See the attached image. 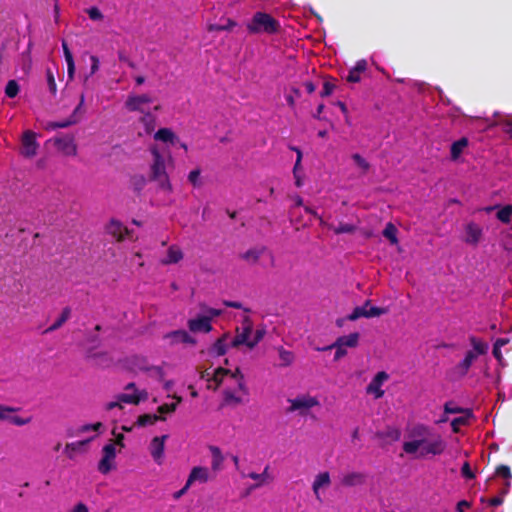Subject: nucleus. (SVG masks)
Listing matches in <instances>:
<instances>
[{"label":"nucleus","instance_id":"1","mask_svg":"<svg viewBox=\"0 0 512 512\" xmlns=\"http://www.w3.org/2000/svg\"><path fill=\"white\" fill-rule=\"evenodd\" d=\"M469 342L473 349L467 351L464 359L452 369V373L459 378L466 376L477 357L486 354L489 349L488 343L475 336H470Z\"/></svg>","mask_w":512,"mask_h":512},{"label":"nucleus","instance_id":"2","mask_svg":"<svg viewBox=\"0 0 512 512\" xmlns=\"http://www.w3.org/2000/svg\"><path fill=\"white\" fill-rule=\"evenodd\" d=\"M280 22L266 12H256L247 23V30L250 34H276L280 31Z\"/></svg>","mask_w":512,"mask_h":512},{"label":"nucleus","instance_id":"3","mask_svg":"<svg viewBox=\"0 0 512 512\" xmlns=\"http://www.w3.org/2000/svg\"><path fill=\"white\" fill-rule=\"evenodd\" d=\"M420 449V456H426L428 454L439 455L445 449V443L438 437L433 441H426L425 439H417L412 441L404 442L403 450L407 454L416 453Z\"/></svg>","mask_w":512,"mask_h":512},{"label":"nucleus","instance_id":"4","mask_svg":"<svg viewBox=\"0 0 512 512\" xmlns=\"http://www.w3.org/2000/svg\"><path fill=\"white\" fill-rule=\"evenodd\" d=\"M153 163L151 165L150 180L158 183L162 190L172 191V185L166 173L165 160L156 148L151 149Z\"/></svg>","mask_w":512,"mask_h":512},{"label":"nucleus","instance_id":"5","mask_svg":"<svg viewBox=\"0 0 512 512\" xmlns=\"http://www.w3.org/2000/svg\"><path fill=\"white\" fill-rule=\"evenodd\" d=\"M388 312L385 307H376L371 305V300H366L362 306L355 307L351 314L347 316L349 321H355L361 317L372 318L379 317Z\"/></svg>","mask_w":512,"mask_h":512},{"label":"nucleus","instance_id":"6","mask_svg":"<svg viewBox=\"0 0 512 512\" xmlns=\"http://www.w3.org/2000/svg\"><path fill=\"white\" fill-rule=\"evenodd\" d=\"M84 102H85V96H84V94H81L80 101H79L78 105L75 107L72 114L67 119L62 120V121L47 122L44 126L45 130L50 131V130H56L58 128H67L71 125L78 123L83 114L82 107L84 105Z\"/></svg>","mask_w":512,"mask_h":512},{"label":"nucleus","instance_id":"7","mask_svg":"<svg viewBox=\"0 0 512 512\" xmlns=\"http://www.w3.org/2000/svg\"><path fill=\"white\" fill-rule=\"evenodd\" d=\"M288 402L290 403L288 412L298 411L300 415H306L311 408L320 405V402L316 397L308 394L289 399Z\"/></svg>","mask_w":512,"mask_h":512},{"label":"nucleus","instance_id":"8","mask_svg":"<svg viewBox=\"0 0 512 512\" xmlns=\"http://www.w3.org/2000/svg\"><path fill=\"white\" fill-rule=\"evenodd\" d=\"M253 330V323L250 317H244L242 321L241 330L237 328L235 337L231 340L230 346L237 348L241 345H246L248 347V343L250 342V336Z\"/></svg>","mask_w":512,"mask_h":512},{"label":"nucleus","instance_id":"9","mask_svg":"<svg viewBox=\"0 0 512 512\" xmlns=\"http://www.w3.org/2000/svg\"><path fill=\"white\" fill-rule=\"evenodd\" d=\"M102 458L98 463V470L102 474H108L114 467L113 462L116 458V448L113 442L106 444L102 448Z\"/></svg>","mask_w":512,"mask_h":512},{"label":"nucleus","instance_id":"10","mask_svg":"<svg viewBox=\"0 0 512 512\" xmlns=\"http://www.w3.org/2000/svg\"><path fill=\"white\" fill-rule=\"evenodd\" d=\"M21 154L26 158H32L37 154L39 144L36 141V133L26 130L21 139Z\"/></svg>","mask_w":512,"mask_h":512},{"label":"nucleus","instance_id":"11","mask_svg":"<svg viewBox=\"0 0 512 512\" xmlns=\"http://www.w3.org/2000/svg\"><path fill=\"white\" fill-rule=\"evenodd\" d=\"M55 147L67 156H74L77 153V145L72 135H62L53 139Z\"/></svg>","mask_w":512,"mask_h":512},{"label":"nucleus","instance_id":"12","mask_svg":"<svg viewBox=\"0 0 512 512\" xmlns=\"http://www.w3.org/2000/svg\"><path fill=\"white\" fill-rule=\"evenodd\" d=\"M105 230L117 242H122L130 233L129 229L121 221L114 218L107 223Z\"/></svg>","mask_w":512,"mask_h":512},{"label":"nucleus","instance_id":"13","mask_svg":"<svg viewBox=\"0 0 512 512\" xmlns=\"http://www.w3.org/2000/svg\"><path fill=\"white\" fill-rule=\"evenodd\" d=\"M152 102V98L148 94L129 95L125 101V107L131 112L144 113L143 106Z\"/></svg>","mask_w":512,"mask_h":512},{"label":"nucleus","instance_id":"14","mask_svg":"<svg viewBox=\"0 0 512 512\" xmlns=\"http://www.w3.org/2000/svg\"><path fill=\"white\" fill-rule=\"evenodd\" d=\"M168 435L156 436L151 440L150 453L157 464H162L164 457L165 441Z\"/></svg>","mask_w":512,"mask_h":512},{"label":"nucleus","instance_id":"15","mask_svg":"<svg viewBox=\"0 0 512 512\" xmlns=\"http://www.w3.org/2000/svg\"><path fill=\"white\" fill-rule=\"evenodd\" d=\"M187 325L189 330L193 333H209L213 329L211 325V317L204 315H199L194 319H189Z\"/></svg>","mask_w":512,"mask_h":512},{"label":"nucleus","instance_id":"16","mask_svg":"<svg viewBox=\"0 0 512 512\" xmlns=\"http://www.w3.org/2000/svg\"><path fill=\"white\" fill-rule=\"evenodd\" d=\"M388 378L389 375L385 371L378 372L368 384L367 393L374 394L376 399L383 397L384 390L381 389V386Z\"/></svg>","mask_w":512,"mask_h":512},{"label":"nucleus","instance_id":"17","mask_svg":"<svg viewBox=\"0 0 512 512\" xmlns=\"http://www.w3.org/2000/svg\"><path fill=\"white\" fill-rule=\"evenodd\" d=\"M164 338L170 340L171 345H176L179 343L190 344V345L196 344V339L193 338L185 330H175V331L169 332L164 335Z\"/></svg>","mask_w":512,"mask_h":512},{"label":"nucleus","instance_id":"18","mask_svg":"<svg viewBox=\"0 0 512 512\" xmlns=\"http://www.w3.org/2000/svg\"><path fill=\"white\" fill-rule=\"evenodd\" d=\"M367 481V475L363 472H349L341 478V485L344 487H356L364 485Z\"/></svg>","mask_w":512,"mask_h":512},{"label":"nucleus","instance_id":"19","mask_svg":"<svg viewBox=\"0 0 512 512\" xmlns=\"http://www.w3.org/2000/svg\"><path fill=\"white\" fill-rule=\"evenodd\" d=\"M210 480V473L207 467L196 466L193 467L188 476V485H192L195 482L206 483Z\"/></svg>","mask_w":512,"mask_h":512},{"label":"nucleus","instance_id":"20","mask_svg":"<svg viewBox=\"0 0 512 512\" xmlns=\"http://www.w3.org/2000/svg\"><path fill=\"white\" fill-rule=\"evenodd\" d=\"M465 232V242L471 245H477L482 236L481 227L474 222H470L466 225Z\"/></svg>","mask_w":512,"mask_h":512},{"label":"nucleus","instance_id":"21","mask_svg":"<svg viewBox=\"0 0 512 512\" xmlns=\"http://www.w3.org/2000/svg\"><path fill=\"white\" fill-rule=\"evenodd\" d=\"M229 338V334L225 333L220 338H218L214 344L209 348L208 353L211 356L219 357L223 356L227 352V339Z\"/></svg>","mask_w":512,"mask_h":512},{"label":"nucleus","instance_id":"22","mask_svg":"<svg viewBox=\"0 0 512 512\" xmlns=\"http://www.w3.org/2000/svg\"><path fill=\"white\" fill-rule=\"evenodd\" d=\"M94 437L88 438L86 440L76 441L67 443L65 446V453L68 456L69 459H74L75 454L79 452H84L85 447L90 443Z\"/></svg>","mask_w":512,"mask_h":512},{"label":"nucleus","instance_id":"23","mask_svg":"<svg viewBox=\"0 0 512 512\" xmlns=\"http://www.w3.org/2000/svg\"><path fill=\"white\" fill-rule=\"evenodd\" d=\"M331 483L329 472L319 473L312 484V490L317 500L321 501L319 490L322 487L329 486Z\"/></svg>","mask_w":512,"mask_h":512},{"label":"nucleus","instance_id":"24","mask_svg":"<svg viewBox=\"0 0 512 512\" xmlns=\"http://www.w3.org/2000/svg\"><path fill=\"white\" fill-rule=\"evenodd\" d=\"M359 338L360 334L358 332L350 333L349 335L338 337L332 346H341L345 349L346 347L354 348L358 345Z\"/></svg>","mask_w":512,"mask_h":512},{"label":"nucleus","instance_id":"25","mask_svg":"<svg viewBox=\"0 0 512 512\" xmlns=\"http://www.w3.org/2000/svg\"><path fill=\"white\" fill-rule=\"evenodd\" d=\"M154 139L157 141H162L164 143L176 144L179 142V139L173 133V131L169 128H161L154 134Z\"/></svg>","mask_w":512,"mask_h":512},{"label":"nucleus","instance_id":"26","mask_svg":"<svg viewBox=\"0 0 512 512\" xmlns=\"http://www.w3.org/2000/svg\"><path fill=\"white\" fill-rule=\"evenodd\" d=\"M469 141L468 138L462 137L457 141H454L450 148V156L452 160H457L461 154L463 153L464 149L468 146Z\"/></svg>","mask_w":512,"mask_h":512},{"label":"nucleus","instance_id":"27","mask_svg":"<svg viewBox=\"0 0 512 512\" xmlns=\"http://www.w3.org/2000/svg\"><path fill=\"white\" fill-rule=\"evenodd\" d=\"M183 258V253L181 249L175 245H172L168 248L167 257L161 261L164 265L175 264L178 263Z\"/></svg>","mask_w":512,"mask_h":512},{"label":"nucleus","instance_id":"28","mask_svg":"<svg viewBox=\"0 0 512 512\" xmlns=\"http://www.w3.org/2000/svg\"><path fill=\"white\" fill-rule=\"evenodd\" d=\"M265 251V247L251 248L241 255L249 264H256Z\"/></svg>","mask_w":512,"mask_h":512},{"label":"nucleus","instance_id":"29","mask_svg":"<svg viewBox=\"0 0 512 512\" xmlns=\"http://www.w3.org/2000/svg\"><path fill=\"white\" fill-rule=\"evenodd\" d=\"M210 452L212 455L211 467L214 471H218L221 469L224 457L219 447L210 446Z\"/></svg>","mask_w":512,"mask_h":512},{"label":"nucleus","instance_id":"30","mask_svg":"<svg viewBox=\"0 0 512 512\" xmlns=\"http://www.w3.org/2000/svg\"><path fill=\"white\" fill-rule=\"evenodd\" d=\"M140 122L143 124L146 134H151L155 130L156 117L151 112H144Z\"/></svg>","mask_w":512,"mask_h":512},{"label":"nucleus","instance_id":"31","mask_svg":"<svg viewBox=\"0 0 512 512\" xmlns=\"http://www.w3.org/2000/svg\"><path fill=\"white\" fill-rule=\"evenodd\" d=\"M71 315V309L69 307H65L58 319L45 330V333L53 332L57 329H59L69 318Z\"/></svg>","mask_w":512,"mask_h":512},{"label":"nucleus","instance_id":"32","mask_svg":"<svg viewBox=\"0 0 512 512\" xmlns=\"http://www.w3.org/2000/svg\"><path fill=\"white\" fill-rule=\"evenodd\" d=\"M159 420H165V418L156 414H142L137 418L136 425L144 427L147 425H153Z\"/></svg>","mask_w":512,"mask_h":512},{"label":"nucleus","instance_id":"33","mask_svg":"<svg viewBox=\"0 0 512 512\" xmlns=\"http://www.w3.org/2000/svg\"><path fill=\"white\" fill-rule=\"evenodd\" d=\"M229 373V369L223 367L217 368L212 375V381L215 383V385L212 386L211 384H208V389L216 390L221 385L224 376L228 375Z\"/></svg>","mask_w":512,"mask_h":512},{"label":"nucleus","instance_id":"34","mask_svg":"<svg viewBox=\"0 0 512 512\" xmlns=\"http://www.w3.org/2000/svg\"><path fill=\"white\" fill-rule=\"evenodd\" d=\"M277 350L281 360V367L290 366L294 362L295 356L292 351L286 350L282 346H280Z\"/></svg>","mask_w":512,"mask_h":512},{"label":"nucleus","instance_id":"35","mask_svg":"<svg viewBox=\"0 0 512 512\" xmlns=\"http://www.w3.org/2000/svg\"><path fill=\"white\" fill-rule=\"evenodd\" d=\"M329 229H332L335 234H352L357 230V227L349 223H340L338 226L326 225Z\"/></svg>","mask_w":512,"mask_h":512},{"label":"nucleus","instance_id":"36","mask_svg":"<svg viewBox=\"0 0 512 512\" xmlns=\"http://www.w3.org/2000/svg\"><path fill=\"white\" fill-rule=\"evenodd\" d=\"M268 470H269V466H266L263 470L262 473L258 474L256 472H250L247 477H249L250 479H253V480H256L258 481V483H256L255 485H253L251 487V489H255V488H258L260 487L261 485H263L266 480L268 479L269 477V474H268Z\"/></svg>","mask_w":512,"mask_h":512},{"label":"nucleus","instance_id":"37","mask_svg":"<svg viewBox=\"0 0 512 512\" xmlns=\"http://www.w3.org/2000/svg\"><path fill=\"white\" fill-rule=\"evenodd\" d=\"M397 228L396 226L389 222L386 224L384 230H383V236L387 238L391 244H397L398 238H397Z\"/></svg>","mask_w":512,"mask_h":512},{"label":"nucleus","instance_id":"38","mask_svg":"<svg viewBox=\"0 0 512 512\" xmlns=\"http://www.w3.org/2000/svg\"><path fill=\"white\" fill-rule=\"evenodd\" d=\"M511 216H512V205L508 204L502 207L498 210L496 217L497 219L504 223L509 224L511 222Z\"/></svg>","mask_w":512,"mask_h":512},{"label":"nucleus","instance_id":"39","mask_svg":"<svg viewBox=\"0 0 512 512\" xmlns=\"http://www.w3.org/2000/svg\"><path fill=\"white\" fill-rule=\"evenodd\" d=\"M146 178L143 175H135L131 178V186L134 192L140 194L146 186Z\"/></svg>","mask_w":512,"mask_h":512},{"label":"nucleus","instance_id":"40","mask_svg":"<svg viewBox=\"0 0 512 512\" xmlns=\"http://www.w3.org/2000/svg\"><path fill=\"white\" fill-rule=\"evenodd\" d=\"M20 87L16 80H9L5 87V94L8 98H15L19 93Z\"/></svg>","mask_w":512,"mask_h":512},{"label":"nucleus","instance_id":"41","mask_svg":"<svg viewBox=\"0 0 512 512\" xmlns=\"http://www.w3.org/2000/svg\"><path fill=\"white\" fill-rule=\"evenodd\" d=\"M352 159L355 162V164L362 170L363 174L368 172V170L370 169V164L359 153L353 154Z\"/></svg>","mask_w":512,"mask_h":512},{"label":"nucleus","instance_id":"42","mask_svg":"<svg viewBox=\"0 0 512 512\" xmlns=\"http://www.w3.org/2000/svg\"><path fill=\"white\" fill-rule=\"evenodd\" d=\"M117 399L122 403L134 404V405L139 404V402L141 400L140 396L137 394H126V393L119 394L117 396Z\"/></svg>","mask_w":512,"mask_h":512},{"label":"nucleus","instance_id":"43","mask_svg":"<svg viewBox=\"0 0 512 512\" xmlns=\"http://www.w3.org/2000/svg\"><path fill=\"white\" fill-rule=\"evenodd\" d=\"M46 78H47L48 89H49L50 93L53 96H55L57 93V85H56L53 71L50 68L46 69Z\"/></svg>","mask_w":512,"mask_h":512},{"label":"nucleus","instance_id":"44","mask_svg":"<svg viewBox=\"0 0 512 512\" xmlns=\"http://www.w3.org/2000/svg\"><path fill=\"white\" fill-rule=\"evenodd\" d=\"M333 348L336 349V352H335V355H334V360L335 361L340 360L341 358H343L347 354V351H346L345 348H343L341 346H332V344L328 345L326 347H323V348H317V350L318 351H327V350H331Z\"/></svg>","mask_w":512,"mask_h":512},{"label":"nucleus","instance_id":"45","mask_svg":"<svg viewBox=\"0 0 512 512\" xmlns=\"http://www.w3.org/2000/svg\"><path fill=\"white\" fill-rule=\"evenodd\" d=\"M223 395H224V404L225 405H229V404H241L242 403V399L238 396H236L232 391L230 390H225L223 392Z\"/></svg>","mask_w":512,"mask_h":512},{"label":"nucleus","instance_id":"46","mask_svg":"<svg viewBox=\"0 0 512 512\" xmlns=\"http://www.w3.org/2000/svg\"><path fill=\"white\" fill-rule=\"evenodd\" d=\"M265 333V329H257L253 335V338H250L248 348L253 349L264 338Z\"/></svg>","mask_w":512,"mask_h":512},{"label":"nucleus","instance_id":"47","mask_svg":"<svg viewBox=\"0 0 512 512\" xmlns=\"http://www.w3.org/2000/svg\"><path fill=\"white\" fill-rule=\"evenodd\" d=\"M290 91L292 94L286 95V101H287V104L291 108H294L295 107V98H299L301 96V92H300L299 88H296V87H292L290 89Z\"/></svg>","mask_w":512,"mask_h":512},{"label":"nucleus","instance_id":"48","mask_svg":"<svg viewBox=\"0 0 512 512\" xmlns=\"http://www.w3.org/2000/svg\"><path fill=\"white\" fill-rule=\"evenodd\" d=\"M496 475L509 481L512 477L511 470L507 465H499L495 471Z\"/></svg>","mask_w":512,"mask_h":512},{"label":"nucleus","instance_id":"49","mask_svg":"<svg viewBox=\"0 0 512 512\" xmlns=\"http://www.w3.org/2000/svg\"><path fill=\"white\" fill-rule=\"evenodd\" d=\"M468 416H470V412H468L467 416L457 417L452 420L451 427L454 432H457L460 426L465 425L467 423Z\"/></svg>","mask_w":512,"mask_h":512},{"label":"nucleus","instance_id":"50","mask_svg":"<svg viewBox=\"0 0 512 512\" xmlns=\"http://www.w3.org/2000/svg\"><path fill=\"white\" fill-rule=\"evenodd\" d=\"M102 427V423L101 422H96L94 424H85V425H82L78 428V433H85V432H89L91 430L93 431H98L100 428Z\"/></svg>","mask_w":512,"mask_h":512},{"label":"nucleus","instance_id":"51","mask_svg":"<svg viewBox=\"0 0 512 512\" xmlns=\"http://www.w3.org/2000/svg\"><path fill=\"white\" fill-rule=\"evenodd\" d=\"M87 14L91 20L97 21L103 19L102 12L97 7H91L87 10Z\"/></svg>","mask_w":512,"mask_h":512},{"label":"nucleus","instance_id":"52","mask_svg":"<svg viewBox=\"0 0 512 512\" xmlns=\"http://www.w3.org/2000/svg\"><path fill=\"white\" fill-rule=\"evenodd\" d=\"M461 473H462V476L466 479H474L475 478V474L474 472L471 470V467H470V464L469 462H465L463 465H462V468H461Z\"/></svg>","mask_w":512,"mask_h":512},{"label":"nucleus","instance_id":"53","mask_svg":"<svg viewBox=\"0 0 512 512\" xmlns=\"http://www.w3.org/2000/svg\"><path fill=\"white\" fill-rule=\"evenodd\" d=\"M176 408H177V403L162 404L158 407V412L160 414L172 413L176 410Z\"/></svg>","mask_w":512,"mask_h":512},{"label":"nucleus","instance_id":"54","mask_svg":"<svg viewBox=\"0 0 512 512\" xmlns=\"http://www.w3.org/2000/svg\"><path fill=\"white\" fill-rule=\"evenodd\" d=\"M199 177H200V170L199 169H194L192 171H190L189 175H188V180L189 182L193 185V186H199Z\"/></svg>","mask_w":512,"mask_h":512},{"label":"nucleus","instance_id":"55","mask_svg":"<svg viewBox=\"0 0 512 512\" xmlns=\"http://www.w3.org/2000/svg\"><path fill=\"white\" fill-rule=\"evenodd\" d=\"M17 409L10 406L0 404V420L8 419V414L15 412Z\"/></svg>","mask_w":512,"mask_h":512},{"label":"nucleus","instance_id":"56","mask_svg":"<svg viewBox=\"0 0 512 512\" xmlns=\"http://www.w3.org/2000/svg\"><path fill=\"white\" fill-rule=\"evenodd\" d=\"M335 85L329 81L324 82L323 89L320 93L321 97H327L333 93Z\"/></svg>","mask_w":512,"mask_h":512},{"label":"nucleus","instance_id":"57","mask_svg":"<svg viewBox=\"0 0 512 512\" xmlns=\"http://www.w3.org/2000/svg\"><path fill=\"white\" fill-rule=\"evenodd\" d=\"M444 411L449 414H456L462 412V409L457 407L453 402H447L444 405Z\"/></svg>","mask_w":512,"mask_h":512},{"label":"nucleus","instance_id":"58","mask_svg":"<svg viewBox=\"0 0 512 512\" xmlns=\"http://www.w3.org/2000/svg\"><path fill=\"white\" fill-rule=\"evenodd\" d=\"M361 74L359 72H356L354 69H350L346 80L351 83H357L361 80Z\"/></svg>","mask_w":512,"mask_h":512},{"label":"nucleus","instance_id":"59","mask_svg":"<svg viewBox=\"0 0 512 512\" xmlns=\"http://www.w3.org/2000/svg\"><path fill=\"white\" fill-rule=\"evenodd\" d=\"M10 422L16 426H24L30 422L29 418H21L19 416H13L9 418Z\"/></svg>","mask_w":512,"mask_h":512},{"label":"nucleus","instance_id":"60","mask_svg":"<svg viewBox=\"0 0 512 512\" xmlns=\"http://www.w3.org/2000/svg\"><path fill=\"white\" fill-rule=\"evenodd\" d=\"M90 61H91L90 75H93L99 70V59L97 56L91 55Z\"/></svg>","mask_w":512,"mask_h":512},{"label":"nucleus","instance_id":"61","mask_svg":"<svg viewBox=\"0 0 512 512\" xmlns=\"http://www.w3.org/2000/svg\"><path fill=\"white\" fill-rule=\"evenodd\" d=\"M352 69H354L356 72H359L360 74L363 73L367 69V61L365 59L357 61Z\"/></svg>","mask_w":512,"mask_h":512},{"label":"nucleus","instance_id":"62","mask_svg":"<svg viewBox=\"0 0 512 512\" xmlns=\"http://www.w3.org/2000/svg\"><path fill=\"white\" fill-rule=\"evenodd\" d=\"M62 48H63L64 57H65L66 62L73 61L74 58H73L72 52L70 51L66 41H62Z\"/></svg>","mask_w":512,"mask_h":512},{"label":"nucleus","instance_id":"63","mask_svg":"<svg viewBox=\"0 0 512 512\" xmlns=\"http://www.w3.org/2000/svg\"><path fill=\"white\" fill-rule=\"evenodd\" d=\"M204 311L208 314L207 315L208 317H211V319L214 318V317H218V316H220L222 314V310L215 309V308L205 307Z\"/></svg>","mask_w":512,"mask_h":512},{"label":"nucleus","instance_id":"64","mask_svg":"<svg viewBox=\"0 0 512 512\" xmlns=\"http://www.w3.org/2000/svg\"><path fill=\"white\" fill-rule=\"evenodd\" d=\"M70 512H89L86 504L79 502L77 503Z\"/></svg>","mask_w":512,"mask_h":512}]
</instances>
